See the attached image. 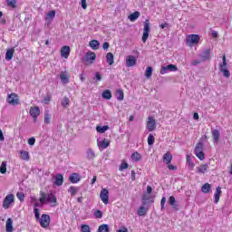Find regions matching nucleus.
I'll return each mask as SVG.
<instances>
[{"label":"nucleus","mask_w":232,"mask_h":232,"mask_svg":"<svg viewBox=\"0 0 232 232\" xmlns=\"http://www.w3.org/2000/svg\"><path fill=\"white\" fill-rule=\"evenodd\" d=\"M81 232H92V229L90 228V226H88V225H82Z\"/></svg>","instance_id":"47"},{"label":"nucleus","mask_w":232,"mask_h":232,"mask_svg":"<svg viewBox=\"0 0 232 232\" xmlns=\"http://www.w3.org/2000/svg\"><path fill=\"white\" fill-rule=\"evenodd\" d=\"M200 42V36L198 34H188L186 38V44L188 46H193Z\"/></svg>","instance_id":"6"},{"label":"nucleus","mask_w":232,"mask_h":232,"mask_svg":"<svg viewBox=\"0 0 232 232\" xmlns=\"http://www.w3.org/2000/svg\"><path fill=\"white\" fill-rule=\"evenodd\" d=\"M168 26H169V24L168 23H163V24H161L160 25V27L161 28V30H164V28H168Z\"/></svg>","instance_id":"62"},{"label":"nucleus","mask_w":232,"mask_h":232,"mask_svg":"<svg viewBox=\"0 0 232 232\" xmlns=\"http://www.w3.org/2000/svg\"><path fill=\"white\" fill-rule=\"evenodd\" d=\"M150 30H151V24L150 23L149 19H146L144 21L143 35L141 38L142 43H146V41H148V37H150Z\"/></svg>","instance_id":"4"},{"label":"nucleus","mask_w":232,"mask_h":232,"mask_svg":"<svg viewBox=\"0 0 232 232\" xmlns=\"http://www.w3.org/2000/svg\"><path fill=\"white\" fill-rule=\"evenodd\" d=\"M82 8H83V10H86V8H88V5L86 4V0H82Z\"/></svg>","instance_id":"60"},{"label":"nucleus","mask_w":232,"mask_h":232,"mask_svg":"<svg viewBox=\"0 0 232 232\" xmlns=\"http://www.w3.org/2000/svg\"><path fill=\"white\" fill-rule=\"evenodd\" d=\"M147 142L149 146H153V144H155V137L152 136V134H150L148 137Z\"/></svg>","instance_id":"41"},{"label":"nucleus","mask_w":232,"mask_h":232,"mask_svg":"<svg viewBox=\"0 0 232 232\" xmlns=\"http://www.w3.org/2000/svg\"><path fill=\"white\" fill-rule=\"evenodd\" d=\"M14 49H8L5 53V60L6 61H12V59L14 58Z\"/></svg>","instance_id":"30"},{"label":"nucleus","mask_w":232,"mask_h":232,"mask_svg":"<svg viewBox=\"0 0 232 232\" xmlns=\"http://www.w3.org/2000/svg\"><path fill=\"white\" fill-rule=\"evenodd\" d=\"M64 183V178L63 177V174L59 173L55 176V180L53 182L54 186H61Z\"/></svg>","instance_id":"18"},{"label":"nucleus","mask_w":232,"mask_h":232,"mask_svg":"<svg viewBox=\"0 0 232 232\" xmlns=\"http://www.w3.org/2000/svg\"><path fill=\"white\" fill-rule=\"evenodd\" d=\"M165 204H166V197H163L160 200L161 209H164Z\"/></svg>","instance_id":"57"},{"label":"nucleus","mask_w":232,"mask_h":232,"mask_svg":"<svg viewBox=\"0 0 232 232\" xmlns=\"http://www.w3.org/2000/svg\"><path fill=\"white\" fill-rule=\"evenodd\" d=\"M168 70L169 72H178L179 67H177V65L175 64H169L167 66H163L160 71V75H165V73H168Z\"/></svg>","instance_id":"10"},{"label":"nucleus","mask_w":232,"mask_h":232,"mask_svg":"<svg viewBox=\"0 0 232 232\" xmlns=\"http://www.w3.org/2000/svg\"><path fill=\"white\" fill-rule=\"evenodd\" d=\"M39 222H40L41 227H44V229L50 227V222H51L50 215L43 214L41 216V218L39 219Z\"/></svg>","instance_id":"7"},{"label":"nucleus","mask_w":232,"mask_h":232,"mask_svg":"<svg viewBox=\"0 0 232 232\" xmlns=\"http://www.w3.org/2000/svg\"><path fill=\"white\" fill-rule=\"evenodd\" d=\"M60 79H61L62 82H63L64 84H68V82H70V81H69L70 77L68 76L66 71L61 72Z\"/></svg>","instance_id":"23"},{"label":"nucleus","mask_w":232,"mask_h":232,"mask_svg":"<svg viewBox=\"0 0 232 232\" xmlns=\"http://www.w3.org/2000/svg\"><path fill=\"white\" fill-rule=\"evenodd\" d=\"M208 169H209V165H208V163H205L197 167V173H199L200 175H204Z\"/></svg>","instance_id":"16"},{"label":"nucleus","mask_w":232,"mask_h":232,"mask_svg":"<svg viewBox=\"0 0 232 232\" xmlns=\"http://www.w3.org/2000/svg\"><path fill=\"white\" fill-rule=\"evenodd\" d=\"M152 73H153V68L151 66L147 67V70L145 72V77H147V79H150Z\"/></svg>","instance_id":"39"},{"label":"nucleus","mask_w":232,"mask_h":232,"mask_svg":"<svg viewBox=\"0 0 232 232\" xmlns=\"http://www.w3.org/2000/svg\"><path fill=\"white\" fill-rule=\"evenodd\" d=\"M169 169L172 170V171H177V166L171 165V164H167Z\"/></svg>","instance_id":"56"},{"label":"nucleus","mask_w":232,"mask_h":232,"mask_svg":"<svg viewBox=\"0 0 232 232\" xmlns=\"http://www.w3.org/2000/svg\"><path fill=\"white\" fill-rule=\"evenodd\" d=\"M201 61H209L211 59V49H207L203 52V55H200Z\"/></svg>","instance_id":"19"},{"label":"nucleus","mask_w":232,"mask_h":232,"mask_svg":"<svg viewBox=\"0 0 232 232\" xmlns=\"http://www.w3.org/2000/svg\"><path fill=\"white\" fill-rule=\"evenodd\" d=\"M77 191H79V188L71 186L68 188V193H71L72 197H75V195H77Z\"/></svg>","instance_id":"34"},{"label":"nucleus","mask_w":232,"mask_h":232,"mask_svg":"<svg viewBox=\"0 0 232 232\" xmlns=\"http://www.w3.org/2000/svg\"><path fill=\"white\" fill-rule=\"evenodd\" d=\"M99 148H102V150H106L110 146V140L104 139L103 140L100 141L98 144Z\"/></svg>","instance_id":"28"},{"label":"nucleus","mask_w":232,"mask_h":232,"mask_svg":"<svg viewBox=\"0 0 232 232\" xmlns=\"http://www.w3.org/2000/svg\"><path fill=\"white\" fill-rule=\"evenodd\" d=\"M44 121L45 124H50V122H52V116L50 115V113H44Z\"/></svg>","instance_id":"40"},{"label":"nucleus","mask_w":232,"mask_h":232,"mask_svg":"<svg viewBox=\"0 0 232 232\" xmlns=\"http://www.w3.org/2000/svg\"><path fill=\"white\" fill-rule=\"evenodd\" d=\"M28 144L29 146H34V144H35V138H30L28 140Z\"/></svg>","instance_id":"55"},{"label":"nucleus","mask_w":232,"mask_h":232,"mask_svg":"<svg viewBox=\"0 0 232 232\" xmlns=\"http://www.w3.org/2000/svg\"><path fill=\"white\" fill-rule=\"evenodd\" d=\"M29 113L31 117H33L34 122H37V117L41 115V109H39V107L37 106L31 107L29 110Z\"/></svg>","instance_id":"12"},{"label":"nucleus","mask_w":232,"mask_h":232,"mask_svg":"<svg viewBox=\"0 0 232 232\" xmlns=\"http://www.w3.org/2000/svg\"><path fill=\"white\" fill-rule=\"evenodd\" d=\"M116 97L118 101H124V92L122 90H118L116 92Z\"/></svg>","instance_id":"38"},{"label":"nucleus","mask_w":232,"mask_h":232,"mask_svg":"<svg viewBox=\"0 0 232 232\" xmlns=\"http://www.w3.org/2000/svg\"><path fill=\"white\" fill-rule=\"evenodd\" d=\"M194 151H195L196 157L198 158L199 160H204V159H206V154L204 153V143L198 142L196 144Z\"/></svg>","instance_id":"3"},{"label":"nucleus","mask_w":232,"mask_h":232,"mask_svg":"<svg viewBox=\"0 0 232 232\" xmlns=\"http://www.w3.org/2000/svg\"><path fill=\"white\" fill-rule=\"evenodd\" d=\"M0 173H2V175H5V173H6V161L2 162L0 166Z\"/></svg>","instance_id":"42"},{"label":"nucleus","mask_w":232,"mask_h":232,"mask_svg":"<svg viewBox=\"0 0 232 232\" xmlns=\"http://www.w3.org/2000/svg\"><path fill=\"white\" fill-rule=\"evenodd\" d=\"M130 168V164L122 161L120 165V171H124V169H128Z\"/></svg>","instance_id":"46"},{"label":"nucleus","mask_w":232,"mask_h":232,"mask_svg":"<svg viewBox=\"0 0 232 232\" xmlns=\"http://www.w3.org/2000/svg\"><path fill=\"white\" fill-rule=\"evenodd\" d=\"M5 231L13 232L14 231V220L12 218H7L5 223Z\"/></svg>","instance_id":"17"},{"label":"nucleus","mask_w":232,"mask_h":232,"mask_svg":"<svg viewBox=\"0 0 232 232\" xmlns=\"http://www.w3.org/2000/svg\"><path fill=\"white\" fill-rule=\"evenodd\" d=\"M87 157L88 159H93V157H95V152H93V150L88 149Z\"/></svg>","instance_id":"49"},{"label":"nucleus","mask_w":232,"mask_h":232,"mask_svg":"<svg viewBox=\"0 0 232 232\" xmlns=\"http://www.w3.org/2000/svg\"><path fill=\"white\" fill-rule=\"evenodd\" d=\"M89 46L92 49V50H99V48H101V44L99 43V41L97 40H92L89 43Z\"/></svg>","instance_id":"25"},{"label":"nucleus","mask_w":232,"mask_h":232,"mask_svg":"<svg viewBox=\"0 0 232 232\" xmlns=\"http://www.w3.org/2000/svg\"><path fill=\"white\" fill-rule=\"evenodd\" d=\"M6 101L9 104H12V106H17V104H19V95L13 92L7 96Z\"/></svg>","instance_id":"9"},{"label":"nucleus","mask_w":232,"mask_h":232,"mask_svg":"<svg viewBox=\"0 0 232 232\" xmlns=\"http://www.w3.org/2000/svg\"><path fill=\"white\" fill-rule=\"evenodd\" d=\"M95 79L98 81H102V76L101 75V72L95 73Z\"/></svg>","instance_id":"58"},{"label":"nucleus","mask_w":232,"mask_h":232,"mask_svg":"<svg viewBox=\"0 0 232 232\" xmlns=\"http://www.w3.org/2000/svg\"><path fill=\"white\" fill-rule=\"evenodd\" d=\"M173 160V156L169 152H166L163 155V162L166 164H171V161Z\"/></svg>","instance_id":"24"},{"label":"nucleus","mask_w":232,"mask_h":232,"mask_svg":"<svg viewBox=\"0 0 232 232\" xmlns=\"http://www.w3.org/2000/svg\"><path fill=\"white\" fill-rule=\"evenodd\" d=\"M94 217L95 218H102V211L101 210L94 211Z\"/></svg>","instance_id":"51"},{"label":"nucleus","mask_w":232,"mask_h":232,"mask_svg":"<svg viewBox=\"0 0 232 232\" xmlns=\"http://www.w3.org/2000/svg\"><path fill=\"white\" fill-rule=\"evenodd\" d=\"M40 204H46V202H49V204H51L53 208H55V206H57V196L53 193L45 194L44 192L40 191Z\"/></svg>","instance_id":"1"},{"label":"nucleus","mask_w":232,"mask_h":232,"mask_svg":"<svg viewBox=\"0 0 232 232\" xmlns=\"http://www.w3.org/2000/svg\"><path fill=\"white\" fill-rule=\"evenodd\" d=\"M70 46L68 45H64L62 47L60 53H61V57H63V59H68V57H70Z\"/></svg>","instance_id":"13"},{"label":"nucleus","mask_w":232,"mask_h":232,"mask_svg":"<svg viewBox=\"0 0 232 232\" xmlns=\"http://www.w3.org/2000/svg\"><path fill=\"white\" fill-rule=\"evenodd\" d=\"M85 79H86V76L84 75V72H82L80 74V80L82 81V82H84Z\"/></svg>","instance_id":"63"},{"label":"nucleus","mask_w":232,"mask_h":232,"mask_svg":"<svg viewBox=\"0 0 232 232\" xmlns=\"http://www.w3.org/2000/svg\"><path fill=\"white\" fill-rule=\"evenodd\" d=\"M108 130H110V126H108V125L96 127V131H98V133H104V132L108 131Z\"/></svg>","instance_id":"31"},{"label":"nucleus","mask_w":232,"mask_h":232,"mask_svg":"<svg viewBox=\"0 0 232 232\" xmlns=\"http://www.w3.org/2000/svg\"><path fill=\"white\" fill-rule=\"evenodd\" d=\"M142 200H143V206H146V202H148L150 200V196L144 194L142 196Z\"/></svg>","instance_id":"53"},{"label":"nucleus","mask_w":232,"mask_h":232,"mask_svg":"<svg viewBox=\"0 0 232 232\" xmlns=\"http://www.w3.org/2000/svg\"><path fill=\"white\" fill-rule=\"evenodd\" d=\"M126 64L128 68H131V66H135L137 64V59L133 55H129L126 58Z\"/></svg>","instance_id":"14"},{"label":"nucleus","mask_w":232,"mask_h":232,"mask_svg":"<svg viewBox=\"0 0 232 232\" xmlns=\"http://www.w3.org/2000/svg\"><path fill=\"white\" fill-rule=\"evenodd\" d=\"M130 159L134 162H140V160H142V155H140V153L135 151L131 154Z\"/></svg>","instance_id":"22"},{"label":"nucleus","mask_w":232,"mask_h":232,"mask_svg":"<svg viewBox=\"0 0 232 232\" xmlns=\"http://www.w3.org/2000/svg\"><path fill=\"white\" fill-rule=\"evenodd\" d=\"M106 61L110 66L113 65V63H115L113 53H108L106 54Z\"/></svg>","instance_id":"29"},{"label":"nucleus","mask_w":232,"mask_h":232,"mask_svg":"<svg viewBox=\"0 0 232 232\" xmlns=\"http://www.w3.org/2000/svg\"><path fill=\"white\" fill-rule=\"evenodd\" d=\"M222 63H219V70L227 69V60L226 59V54L223 55Z\"/></svg>","instance_id":"32"},{"label":"nucleus","mask_w":232,"mask_h":232,"mask_svg":"<svg viewBox=\"0 0 232 232\" xmlns=\"http://www.w3.org/2000/svg\"><path fill=\"white\" fill-rule=\"evenodd\" d=\"M102 97L107 101H110V99H111V92L110 90L103 91Z\"/></svg>","instance_id":"33"},{"label":"nucleus","mask_w":232,"mask_h":232,"mask_svg":"<svg viewBox=\"0 0 232 232\" xmlns=\"http://www.w3.org/2000/svg\"><path fill=\"white\" fill-rule=\"evenodd\" d=\"M16 197L20 202H24V193L23 192H17Z\"/></svg>","instance_id":"48"},{"label":"nucleus","mask_w":232,"mask_h":232,"mask_svg":"<svg viewBox=\"0 0 232 232\" xmlns=\"http://www.w3.org/2000/svg\"><path fill=\"white\" fill-rule=\"evenodd\" d=\"M20 159L25 161L30 160V153L26 150H20Z\"/></svg>","instance_id":"26"},{"label":"nucleus","mask_w":232,"mask_h":232,"mask_svg":"<svg viewBox=\"0 0 232 232\" xmlns=\"http://www.w3.org/2000/svg\"><path fill=\"white\" fill-rule=\"evenodd\" d=\"M210 190H211V185H209V183H205L201 187L202 193H208Z\"/></svg>","instance_id":"36"},{"label":"nucleus","mask_w":232,"mask_h":232,"mask_svg":"<svg viewBox=\"0 0 232 232\" xmlns=\"http://www.w3.org/2000/svg\"><path fill=\"white\" fill-rule=\"evenodd\" d=\"M152 191H153V188H151V186H147V193L149 195H151Z\"/></svg>","instance_id":"61"},{"label":"nucleus","mask_w":232,"mask_h":232,"mask_svg":"<svg viewBox=\"0 0 232 232\" xmlns=\"http://www.w3.org/2000/svg\"><path fill=\"white\" fill-rule=\"evenodd\" d=\"M212 135H213V140L216 142V144H218L220 140V131L217 129H214L212 130Z\"/></svg>","instance_id":"21"},{"label":"nucleus","mask_w":232,"mask_h":232,"mask_svg":"<svg viewBox=\"0 0 232 232\" xmlns=\"http://www.w3.org/2000/svg\"><path fill=\"white\" fill-rule=\"evenodd\" d=\"M47 17H50L51 19H53L55 17V10H52L47 14Z\"/></svg>","instance_id":"54"},{"label":"nucleus","mask_w":232,"mask_h":232,"mask_svg":"<svg viewBox=\"0 0 232 232\" xmlns=\"http://www.w3.org/2000/svg\"><path fill=\"white\" fill-rule=\"evenodd\" d=\"M138 215L139 217H144V215H146V208H144V206L140 207Z\"/></svg>","instance_id":"43"},{"label":"nucleus","mask_w":232,"mask_h":232,"mask_svg":"<svg viewBox=\"0 0 232 232\" xmlns=\"http://www.w3.org/2000/svg\"><path fill=\"white\" fill-rule=\"evenodd\" d=\"M98 232H110V227L107 224H102L98 227Z\"/></svg>","instance_id":"35"},{"label":"nucleus","mask_w":232,"mask_h":232,"mask_svg":"<svg viewBox=\"0 0 232 232\" xmlns=\"http://www.w3.org/2000/svg\"><path fill=\"white\" fill-rule=\"evenodd\" d=\"M34 217H35L36 220H40L41 219V214L39 213V208H34Z\"/></svg>","instance_id":"50"},{"label":"nucleus","mask_w":232,"mask_h":232,"mask_svg":"<svg viewBox=\"0 0 232 232\" xmlns=\"http://www.w3.org/2000/svg\"><path fill=\"white\" fill-rule=\"evenodd\" d=\"M16 0H7V6H10L11 8H15L17 5Z\"/></svg>","instance_id":"45"},{"label":"nucleus","mask_w":232,"mask_h":232,"mask_svg":"<svg viewBox=\"0 0 232 232\" xmlns=\"http://www.w3.org/2000/svg\"><path fill=\"white\" fill-rule=\"evenodd\" d=\"M108 48H110V43H108V42L103 43L102 49L108 50Z\"/></svg>","instance_id":"59"},{"label":"nucleus","mask_w":232,"mask_h":232,"mask_svg":"<svg viewBox=\"0 0 232 232\" xmlns=\"http://www.w3.org/2000/svg\"><path fill=\"white\" fill-rule=\"evenodd\" d=\"M100 198L103 204H110V191L107 188H102L100 192Z\"/></svg>","instance_id":"8"},{"label":"nucleus","mask_w":232,"mask_h":232,"mask_svg":"<svg viewBox=\"0 0 232 232\" xmlns=\"http://www.w3.org/2000/svg\"><path fill=\"white\" fill-rule=\"evenodd\" d=\"M62 106L63 108H68L70 106V98L67 96H64L62 101Z\"/></svg>","instance_id":"37"},{"label":"nucleus","mask_w":232,"mask_h":232,"mask_svg":"<svg viewBox=\"0 0 232 232\" xmlns=\"http://www.w3.org/2000/svg\"><path fill=\"white\" fill-rule=\"evenodd\" d=\"M147 128L149 131H155L157 130V121L155 118L150 116L147 120Z\"/></svg>","instance_id":"11"},{"label":"nucleus","mask_w":232,"mask_h":232,"mask_svg":"<svg viewBox=\"0 0 232 232\" xmlns=\"http://www.w3.org/2000/svg\"><path fill=\"white\" fill-rule=\"evenodd\" d=\"M96 59L97 54L92 51H88L82 58V63H84L86 66H90L95 63Z\"/></svg>","instance_id":"2"},{"label":"nucleus","mask_w":232,"mask_h":232,"mask_svg":"<svg viewBox=\"0 0 232 232\" xmlns=\"http://www.w3.org/2000/svg\"><path fill=\"white\" fill-rule=\"evenodd\" d=\"M175 202H177V200L175 199V197L170 196V197L169 198V204L170 206H175Z\"/></svg>","instance_id":"52"},{"label":"nucleus","mask_w":232,"mask_h":232,"mask_svg":"<svg viewBox=\"0 0 232 232\" xmlns=\"http://www.w3.org/2000/svg\"><path fill=\"white\" fill-rule=\"evenodd\" d=\"M222 195V188L221 187H217L216 192L214 194L215 197V204H218L220 200V196Z\"/></svg>","instance_id":"20"},{"label":"nucleus","mask_w":232,"mask_h":232,"mask_svg":"<svg viewBox=\"0 0 232 232\" xmlns=\"http://www.w3.org/2000/svg\"><path fill=\"white\" fill-rule=\"evenodd\" d=\"M219 72H221L224 75V77H227V79H229L231 72H229V70L227 69H219Z\"/></svg>","instance_id":"44"},{"label":"nucleus","mask_w":232,"mask_h":232,"mask_svg":"<svg viewBox=\"0 0 232 232\" xmlns=\"http://www.w3.org/2000/svg\"><path fill=\"white\" fill-rule=\"evenodd\" d=\"M15 201V196L14 194H8L3 200L2 207L4 209H10L13 202Z\"/></svg>","instance_id":"5"},{"label":"nucleus","mask_w":232,"mask_h":232,"mask_svg":"<svg viewBox=\"0 0 232 232\" xmlns=\"http://www.w3.org/2000/svg\"><path fill=\"white\" fill-rule=\"evenodd\" d=\"M140 16V13L139 11H135L134 13H132L129 15V19L131 23H133V22L137 21Z\"/></svg>","instance_id":"27"},{"label":"nucleus","mask_w":232,"mask_h":232,"mask_svg":"<svg viewBox=\"0 0 232 232\" xmlns=\"http://www.w3.org/2000/svg\"><path fill=\"white\" fill-rule=\"evenodd\" d=\"M117 232H128V228L126 227H121Z\"/></svg>","instance_id":"64"},{"label":"nucleus","mask_w":232,"mask_h":232,"mask_svg":"<svg viewBox=\"0 0 232 232\" xmlns=\"http://www.w3.org/2000/svg\"><path fill=\"white\" fill-rule=\"evenodd\" d=\"M69 180L71 184H77L81 182V175L79 173H72L69 176Z\"/></svg>","instance_id":"15"}]
</instances>
